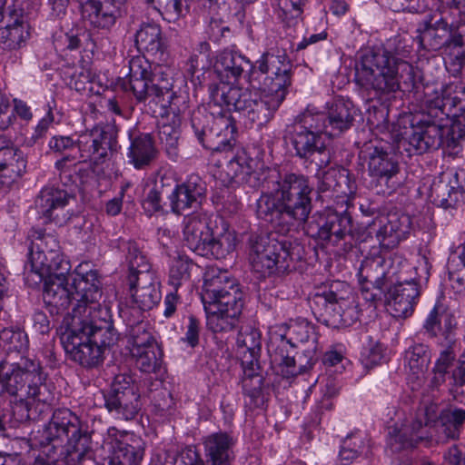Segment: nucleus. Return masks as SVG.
<instances>
[{
    "instance_id": "f257e3e1",
    "label": "nucleus",
    "mask_w": 465,
    "mask_h": 465,
    "mask_svg": "<svg viewBox=\"0 0 465 465\" xmlns=\"http://www.w3.org/2000/svg\"><path fill=\"white\" fill-rule=\"evenodd\" d=\"M411 50V39L407 36L394 37L387 48L366 50L355 64V81L380 95L395 93L401 84L413 87L415 70L405 61Z\"/></svg>"
},
{
    "instance_id": "f03ea898",
    "label": "nucleus",
    "mask_w": 465,
    "mask_h": 465,
    "mask_svg": "<svg viewBox=\"0 0 465 465\" xmlns=\"http://www.w3.org/2000/svg\"><path fill=\"white\" fill-rule=\"evenodd\" d=\"M366 272L367 281L374 280L380 284L381 278L396 283L387 293L388 310L394 317H408L413 312L420 296V283L428 281L430 268L428 260L421 257L417 266H411L398 254L384 258L367 259L361 266V275Z\"/></svg>"
},
{
    "instance_id": "7ed1b4c3",
    "label": "nucleus",
    "mask_w": 465,
    "mask_h": 465,
    "mask_svg": "<svg viewBox=\"0 0 465 465\" xmlns=\"http://www.w3.org/2000/svg\"><path fill=\"white\" fill-rule=\"evenodd\" d=\"M313 188L307 176L288 173L280 175L271 193H263L256 202L259 219L288 232L295 222L304 223L312 209Z\"/></svg>"
},
{
    "instance_id": "20e7f679",
    "label": "nucleus",
    "mask_w": 465,
    "mask_h": 465,
    "mask_svg": "<svg viewBox=\"0 0 465 465\" xmlns=\"http://www.w3.org/2000/svg\"><path fill=\"white\" fill-rule=\"evenodd\" d=\"M45 378L38 361L21 358L17 362L0 361L1 391L19 397L14 413H18L21 420L35 419V414L50 410L54 397Z\"/></svg>"
},
{
    "instance_id": "39448f33",
    "label": "nucleus",
    "mask_w": 465,
    "mask_h": 465,
    "mask_svg": "<svg viewBox=\"0 0 465 465\" xmlns=\"http://www.w3.org/2000/svg\"><path fill=\"white\" fill-rule=\"evenodd\" d=\"M149 68L144 57L132 58L128 78L122 80V88L132 91L136 100L143 102L153 115L166 114V107L173 103L185 104L184 97L176 95L173 91V70L163 65H156L153 72Z\"/></svg>"
},
{
    "instance_id": "423d86ee",
    "label": "nucleus",
    "mask_w": 465,
    "mask_h": 465,
    "mask_svg": "<svg viewBox=\"0 0 465 465\" xmlns=\"http://www.w3.org/2000/svg\"><path fill=\"white\" fill-rule=\"evenodd\" d=\"M415 39L428 52L460 61L465 47V23H454L450 15V4H441L430 11L418 25Z\"/></svg>"
},
{
    "instance_id": "0eeeda50",
    "label": "nucleus",
    "mask_w": 465,
    "mask_h": 465,
    "mask_svg": "<svg viewBox=\"0 0 465 465\" xmlns=\"http://www.w3.org/2000/svg\"><path fill=\"white\" fill-rule=\"evenodd\" d=\"M214 104L242 114L257 126L266 125L285 99L267 92L252 94L247 89L221 83L210 87Z\"/></svg>"
},
{
    "instance_id": "6e6552de",
    "label": "nucleus",
    "mask_w": 465,
    "mask_h": 465,
    "mask_svg": "<svg viewBox=\"0 0 465 465\" xmlns=\"http://www.w3.org/2000/svg\"><path fill=\"white\" fill-rule=\"evenodd\" d=\"M249 245L251 265L263 275L290 270L291 262L301 261L304 252L297 242L276 239L268 233H252Z\"/></svg>"
},
{
    "instance_id": "1a4fd4ad",
    "label": "nucleus",
    "mask_w": 465,
    "mask_h": 465,
    "mask_svg": "<svg viewBox=\"0 0 465 465\" xmlns=\"http://www.w3.org/2000/svg\"><path fill=\"white\" fill-rule=\"evenodd\" d=\"M254 89L285 99L292 83V64L285 50L272 47L255 61L249 74Z\"/></svg>"
},
{
    "instance_id": "9d476101",
    "label": "nucleus",
    "mask_w": 465,
    "mask_h": 465,
    "mask_svg": "<svg viewBox=\"0 0 465 465\" xmlns=\"http://www.w3.org/2000/svg\"><path fill=\"white\" fill-rule=\"evenodd\" d=\"M74 272L72 298L75 303L64 318L104 322L109 318V311L100 303L102 283L97 270L92 269L89 262H83L75 268Z\"/></svg>"
},
{
    "instance_id": "9b49d317",
    "label": "nucleus",
    "mask_w": 465,
    "mask_h": 465,
    "mask_svg": "<svg viewBox=\"0 0 465 465\" xmlns=\"http://www.w3.org/2000/svg\"><path fill=\"white\" fill-rule=\"evenodd\" d=\"M97 322L79 318L63 320L64 331L61 341L64 348L73 361L85 368L96 367L104 361V351L92 337L95 330L101 329Z\"/></svg>"
},
{
    "instance_id": "f8f14e48",
    "label": "nucleus",
    "mask_w": 465,
    "mask_h": 465,
    "mask_svg": "<svg viewBox=\"0 0 465 465\" xmlns=\"http://www.w3.org/2000/svg\"><path fill=\"white\" fill-rule=\"evenodd\" d=\"M360 158L367 164L371 186L378 194L391 195L400 187V166L388 143L379 139L366 142Z\"/></svg>"
},
{
    "instance_id": "ddd939ff",
    "label": "nucleus",
    "mask_w": 465,
    "mask_h": 465,
    "mask_svg": "<svg viewBox=\"0 0 465 465\" xmlns=\"http://www.w3.org/2000/svg\"><path fill=\"white\" fill-rule=\"evenodd\" d=\"M349 293V285L343 282H333L317 292L312 298V309L319 321L332 328L352 325L359 313Z\"/></svg>"
},
{
    "instance_id": "4468645a",
    "label": "nucleus",
    "mask_w": 465,
    "mask_h": 465,
    "mask_svg": "<svg viewBox=\"0 0 465 465\" xmlns=\"http://www.w3.org/2000/svg\"><path fill=\"white\" fill-rule=\"evenodd\" d=\"M44 437L54 448L67 440V457L81 461L90 449V436L83 431L76 415L68 409L56 410L44 430Z\"/></svg>"
},
{
    "instance_id": "2eb2a0df",
    "label": "nucleus",
    "mask_w": 465,
    "mask_h": 465,
    "mask_svg": "<svg viewBox=\"0 0 465 465\" xmlns=\"http://www.w3.org/2000/svg\"><path fill=\"white\" fill-rule=\"evenodd\" d=\"M220 112L215 115L194 112L192 116V128L199 143L206 149L215 152L232 148L235 141L236 126L230 111Z\"/></svg>"
},
{
    "instance_id": "dca6fc26",
    "label": "nucleus",
    "mask_w": 465,
    "mask_h": 465,
    "mask_svg": "<svg viewBox=\"0 0 465 465\" xmlns=\"http://www.w3.org/2000/svg\"><path fill=\"white\" fill-rule=\"evenodd\" d=\"M447 103L444 97H440L438 91L427 95L424 101V113L430 118H434L435 124L440 128V146L446 147L450 153H458L460 148V141L465 138V112H457L445 114Z\"/></svg>"
},
{
    "instance_id": "f3484780",
    "label": "nucleus",
    "mask_w": 465,
    "mask_h": 465,
    "mask_svg": "<svg viewBox=\"0 0 465 465\" xmlns=\"http://www.w3.org/2000/svg\"><path fill=\"white\" fill-rule=\"evenodd\" d=\"M267 348L277 374L286 379L307 371L316 361L315 346L291 356L290 350H287V341L275 336L272 343L267 344Z\"/></svg>"
},
{
    "instance_id": "a211bd4d",
    "label": "nucleus",
    "mask_w": 465,
    "mask_h": 465,
    "mask_svg": "<svg viewBox=\"0 0 465 465\" xmlns=\"http://www.w3.org/2000/svg\"><path fill=\"white\" fill-rule=\"evenodd\" d=\"M427 118L421 120L418 126L406 129L398 139L397 146L401 153L408 156L421 154L429 150L440 147L441 131L439 124H435L434 118L426 114Z\"/></svg>"
},
{
    "instance_id": "6ab92c4d",
    "label": "nucleus",
    "mask_w": 465,
    "mask_h": 465,
    "mask_svg": "<svg viewBox=\"0 0 465 465\" xmlns=\"http://www.w3.org/2000/svg\"><path fill=\"white\" fill-rule=\"evenodd\" d=\"M329 133L325 112L307 108L286 125L283 137L288 143H297L322 140V134L329 136Z\"/></svg>"
},
{
    "instance_id": "aec40b11",
    "label": "nucleus",
    "mask_w": 465,
    "mask_h": 465,
    "mask_svg": "<svg viewBox=\"0 0 465 465\" xmlns=\"http://www.w3.org/2000/svg\"><path fill=\"white\" fill-rule=\"evenodd\" d=\"M116 131L113 126L97 125L90 132L82 134L76 144L79 158H90L95 163L104 162L116 150Z\"/></svg>"
},
{
    "instance_id": "412c9836",
    "label": "nucleus",
    "mask_w": 465,
    "mask_h": 465,
    "mask_svg": "<svg viewBox=\"0 0 465 465\" xmlns=\"http://www.w3.org/2000/svg\"><path fill=\"white\" fill-rule=\"evenodd\" d=\"M104 399L105 408L118 419L132 420L141 409L136 387L124 380L122 382L119 378H116L110 390L104 394Z\"/></svg>"
},
{
    "instance_id": "4be33fe9",
    "label": "nucleus",
    "mask_w": 465,
    "mask_h": 465,
    "mask_svg": "<svg viewBox=\"0 0 465 465\" xmlns=\"http://www.w3.org/2000/svg\"><path fill=\"white\" fill-rule=\"evenodd\" d=\"M108 444L111 448V455L108 457V465H141L144 455V442L142 439L132 434H120L111 429L108 431Z\"/></svg>"
},
{
    "instance_id": "5701e85b",
    "label": "nucleus",
    "mask_w": 465,
    "mask_h": 465,
    "mask_svg": "<svg viewBox=\"0 0 465 465\" xmlns=\"http://www.w3.org/2000/svg\"><path fill=\"white\" fill-rule=\"evenodd\" d=\"M186 104H173L166 107V114L163 115H153L160 118L158 121V137L165 153L172 160L178 156V145L181 136V114L186 109Z\"/></svg>"
},
{
    "instance_id": "b1692460",
    "label": "nucleus",
    "mask_w": 465,
    "mask_h": 465,
    "mask_svg": "<svg viewBox=\"0 0 465 465\" xmlns=\"http://www.w3.org/2000/svg\"><path fill=\"white\" fill-rule=\"evenodd\" d=\"M126 0H86L81 5L82 16L95 28L110 29L121 16Z\"/></svg>"
},
{
    "instance_id": "393cba45",
    "label": "nucleus",
    "mask_w": 465,
    "mask_h": 465,
    "mask_svg": "<svg viewBox=\"0 0 465 465\" xmlns=\"http://www.w3.org/2000/svg\"><path fill=\"white\" fill-rule=\"evenodd\" d=\"M0 26V46L4 50H18L30 38V25L22 10L8 7L6 20Z\"/></svg>"
},
{
    "instance_id": "a878e982",
    "label": "nucleus",
    "mask_w": 465,
    "mask_h": 465,
    "mask_svg": "<svg viewBox=\"0 0 465 465\" xmlns=\"http://www.w3.org/2000/svg\"><path fill=\"white\" fill-rule=\"evenodd\" d=\"M205 192L204 183L197 175H191L179 185L172 181V191L169 194L172 211L180 214L189 208H197L204 198Z\"/></svg>"
},
{
    "instance_id": "bb28decb",
    "label": "nucleus",
    "mask_w": 465,
    "mask_h": 465,
    "mask_svg": "<svg viewBox=\"0 0 465 465\" xmlns=\"http://www.w3.org/2000/svg\"><path fill=\"white\" fill-rule=\"evenodd\" d=\"M431 438L432 432L423 427L420 419L396 423L389 431V444L393 451L414 448L418 443L428 442Z\"/></svg>"
},
{
    "instance_id": "cd10ccee",
    "label": "nucleus",
    "mask_w": 465,
    "mask_h": 465,
    "mask_svg": "<svg viewBox=\"0 0 465 465\" xmlns=\"http://www.w3.org/2000/svg\"><path fill=\"white\" fill-rule=\"evenodd\" d=\"M212 230L209 217L204 213H193L184 217L183 222V242L193 252L200 255L204 252V245L211 241Z\"/></svg>"
},
{
    "instance_id": "c85d7f7f",
    "label": "nucleus",
    "mask_w": 465,
    "mask_h": 465,
    "mask_svg": "<svg viewBox=\"0 0 465 465\" xmlns=\"http://www.w3.org/2000/svg\"><path fill=\"white\" fill-rule=\"evenodd\" d=\"M236 440L225 431L211 433L203 440L204 454L211 465H232Z\"/></svg>"
},
{
    "instance_id": "c756f323",
    "label": "nucleus",
    "mask_w": 465,
    "mask_h": 465,
    "mask_svg": "<svg viewBox=\"0 0 465 465\" xmlns=\"http://www.w3.org/2000/svg\"><path fill=\"white\" fill-rule=\"evenodd\" d=\"M457 321L451 312L436 305L426 319L423 328L432 337L441 336L447 343H454Z\"/></svg>"
},
{
    "instance_id": "7c9ffc66",
    "label": "nucleus",
    "mask_w": 465,
    "mask_h": 465,
    "mask_svg": "<svg viewBox=\"0 0 465 465\" xmlns=\"http://www.w3.org/2000/svg\"><path fill=\"white\" fill-rule=\"evenodd\" d=\"M28 267L30 272L36 277L35 282H41L45 275L62 276L70 269L69 262L64 259L60 249L50 253L34 256L33 262H28L25 269L27 270Z\"/></svg>"
},
{
    "instance_id": "2f4dec72",
    "label": "nucleus",
    "mask_w": 465,
    "mask_h": 465,
    "mask_svg": "<svg viewBox=\"0 0 465 465\" xmlns=\"http://www.w3.org/2000/svg\"><path fill=\"white\" fill-rule=\"evenodd\" d=\"M430 361V351L422 343H414L405 351L404 366L409 370V379L413 383L412 390L421 386Z\"/></svg>"
},
{
    "instance_id": "473e14b6",
    "label": "nucleus",
    "mask_w": 465,
    "mask_h": 465,
    "mask_svg": "<svg viewBox=\"0 0 465 465\" xmlns=\"http://www.w3.org/2000/svg\"><path fill=\"white\" fill-rule=\"evenodd\" d=\"M23 153L13 147L0 149V187L8 189L25 171Z\"/></svg>"
},
{
    "instance_id": "72a5a7b5",
    "label": "nucleus",
    "mask_w": 465,
    "mask_h": 465,
    "mask_svg": "<svg viewBox=\"0 0 465 465\" xmlns=\"http://www.w3.org/2000/svg\"><path fill=\"white\" fill-rule=\"evenodd\" d=\"M74 200V194L66 190L45 187L35 201V206L38 213L49 222L58 217L55 213L57 210L63 209Z\"/></svg>"
},
{
    "instance_id": "f704fd0d",
    "label": "nucleus",
    "mask_w": 465,
    "mask_h": 465,
    "mask_svg": "<svg viewBox=\"0 0 465 465\" xmlns=\"http://www.w3.org/2000/svg\"><path fill=\"white\" fill-rule=\"evenodd\" d=\"M157 156L158 150L150 134H141L131 140L127 157L135 169L149 167Z\"/></svg>"
},
{
    "instance_id": "c9c22d12",
    "label": "nucleus",
    "mask_w": 465,
    "mask_h": 465,
    "mask_svg": "<svg viewBox=\"0 0 465 465\" xmlns=\"http://www.w3.org/2000/svg\"><path fill=\"white\" fill-rule=\"evenodd\" d=\"M457 173L452 180L441 178L434 182L430 187V198L433 204L443 209L454 208L463 199V189L457 185Z\"/></svg>"
},
{
    "instance_id": "e433bc0d",
    "label": "nucleus",
    "mask_w": 465,
    "mask_h": 465,
    "mask_svg": "<svg viewBox=\"0 0 465 465\" xmlns=\"http://www.w3.org/2000/svg\"><path fill=\"white\" fill-rule=\"evenodd\" d=\"M354 107L350 101L335 99L327 109V126L329 136H334L348 130L353 123Z\"/></svg>"
},
{
    "instance_id": "4c0bfd02",
    "label": "nucleus",
    "mask_w": 465,
    "mask_h": 465,
    "mask_svg": "<svg viewBox=\"0 0 465 465\" xmlns=\"http://www.w3.org/2000/svg\"><path fill=\"white\" fill-rule=\"evenodd\" d=\"M295 151V155L305 163L314 164L317 172L325 169L331 160L330 149L322 140L303 141L297 143H290Z\"/></svg>"
},
{
    "instance_id": "58836bf2",
    "label": "nucleus",
    "mask_w": 465,
    "mask_h": 465,
    "mask_svg": "<svg viewBox=\"0 0 465 465\" xmlns=\"http://www.w3.org/2000/svg\"><path fill=\"white\" fill-rule=\"evenodd\" d=\"M238 353L242 368L260 366L258 358L261 351V335L258 330L247 327L237 335Z\"/></svg>"
},
{
    "instance_id": "ea45409f",
    "label": "nucleus",
    "mask_w": 465,
    "mask_h": 465,
    "mask_svg": "<svg viewBox=\"0 0 465 465\" xmlns=\"http://www.w3.org/2000/svg\"><path fill=\"white\" fill-rule=\"evenodd\" d=\"M313 334L312 327L305 321L291 322L289 324L278 327L270 332L268 344H271L275 336L287 341V350L297 347L299 343L309 341Z\"/></svg>"
},
{
    "instance_id": "a19ab883",
    "label": "nucleus",
    "mask_w": 465,
    "mask_h": 465,
    "mask_svg": "<svg viewBox=\"0 0 465 465\" xmlns=\"http://www.w3.org/2000/svg\"><path fill=\"white\" fill-rule=\"evenodd\" d=\"M253 64L241 54L232 51L223 50L217 56L215 63L216 71L225 75L229 80H237L243 72L246 70H252Z\"/></svg>"
},
{
    "instance_id": "79ce46f5",
    "label": "nucleus",
    "mask_w": 465,
    "mask_h": 465,
    "mask_svg": "<svg viewBox=\"0 0 465 465\" xmlns=\"http://www.w3.org/2000/svg\"><path fill=\"white\" fill-rule=\"evenodd\" d=\"M135 43L139 50L151 56H162L165 49L161 27L156 24L142 25L135 34Z\"/></svg>"
},
{
    "instance_id": "37998d69",
    "label": "nucleus",
    "mask_w": 465,
    "mask_h": 465,
    "mask_svg": "<svg viewBox=\"0 0 465 465\" xmlns=\"http://www.w3.org/2000/svg\"><path fill=\"white\" fill-rule=\"evenodd\" d=\"M172 191V180L161 176L147 185V192L143 201V210L149 214L163 211L164 204L163 199L169 200V194Z\"/></svg>"
},
{
    "instance_id": "c03bdc74",
    "label": "nucleus",
    "mask_w": 465,
    "mask_h": 465,
    "mask_svg": "<svg viewBox=\"0 0 465 465\" xmlns=\"http://www.w3.org/2000/svg\"><path fill=\"white\" fill-rule=\"evenodd\" d=\"M231 285L239 287L235 279L225 271L211 270L206 272L202 294L203 302H213L217 296L231 290Z\"/></svg>"
},
{
    "instance_id": "a18cd8bd",
    "label": "nucleus",
    "mask_w": 465,
    "mask_h": 465,
    "mask_svg": "<svg viewBox=\"0 0 465 465\" xmlns=\"http://www.w3.org/2000/svg\"><path fill=\"white\" fill-rule=\"evenodd\" d=\"M259 165L257 159L251 157L246 151L242 150L228 163V169L233 173L238 182L257 185L256 169Z\"/></svg>"
},
{
    "instance_id": "49530a36",
    "label": "nucleus",
    "mask_w": 465,
    "mask_h": 465,
    "mask_svg": "<svg viewBox=\"0 0 465 465\" xmlns=\"http://www.w3.org/2000/svg\"><path fill=\"white\" fill-rule=\"evenodd\" d=\"M73 291H69L62 282H51L46 283L44 292V301L50 312L55 311L56 314L63 313L71 305L72 308L75 301L72 298Z\"/></svg>"
},
{
    "instance_id": "de8ad7c7",
    "label": "nucleus",
    "mask_w": 465,
    "mask_h": 465,
    "mask_svg": "<svg viewBox=\"0 0 465 465\" xmlns=\"http://www.w3.org/2000/svg\"><path fill=\"white\" fill-rule=\"evenodd\" d=\"M126 249V262L130 271L129 282L132 288H134L140 276L152 279V275H150L151 264L136 242H129Z\"/></svg>"
},
{
    "instance_id": "09e8293b",
    "label": "nucleus",
    "mask_w": 465,
    "mask_h": 465,
    "mask_svg": "<svg viewBox=\"0 0 465 465\" xmlns=\"http://www.w3.org/2000/svg\"><path fill=\"white\" fill-rule=\"evenodd\" d=\"M244 377L242 379V390L249 399L246 401L251 407L258 408L263 405L264 400L262 392L263 378L259 373L260 366L242 368Z\"/></svg>"
},
{
    "instance_id": "8fccbe9b",
    "label": "nucleus",
    "mask_w": 465,
    "mask_h": 465,
    "mask_svg": "<svg viewBox=\"0 0 465 465\" xmlns=\"http://www.w3.org/2000/svg\"><path fill=\"white\" fill-rule=\"evenodd\" d=\"M207 319V326L213 332H227L237 327L240 313L229 312L213 307H204Z\"/></svg>"
},
{
    "instance_id": "3c124183",
    "label": "nucleus",
    "mask_w": 465,
    "mask_h": 465,
    "mask_svg": "<svg viewBox=\"0 0 465 465\" xmlns=\"http://www.w3.org/2000/svg\"><path fill=\"white\" fill-rule=\"evenodd\" d=\"M193 268V261L186 255H178L172 260L169 268L168 283L173 287L175 292H177L179 287L191 282Z\"/></svg>"
},
{
    "instance_id": "603ef678",
    "label": "nucleus",
    "mask_w": 465,
    "mask_h": 465,
    "mask_svg": "<svg viewBox=\"0 0 465 465\" xmlns=\"http://www.w3.org/2000/svg\"><path fill=\"white\" fill-rule=\"evenodd\" d=\"M465 422V410L456 406L442 409L440 414V423L447 438L458 439Z\"/></svg>"
},
{
    "instance_id": "864d4df0",
    "label": "nucleus",
    "mask_w": 465,
    "mask_h": 465,
    "mask_svg": "<svg viewBox=\"0 0 465 465\" xmlns=\"http://www.w3.org/2000/svg\"><path fill=\"white\" fill-rule=\"evenodd\" d=\"M366 449V439L361 433L348 435L341 442L339 451V461L341 465H349Z\"/></svg>"
},
{
    "instance_id": "5fc2aeb1",
    "label": "nucleus",
    "mask_w": 465,
    "mask_h": 465,
    "mask_svg": "<svg viewBox=\"0 0 465 465\" xmlns=\"http://www.w3.org/2000/svg\"><path fill=\"white\" fill-rule=\"evenodd\" d=\"M204 307H213L242 314L243 308V293L239 287L231 285V290L217 296L213 302H203Z\"/></svg>"
},
{
    "instance_id": "6e6d98bb",
    "label": "nucleus",
    "mask_w": 465,
    "mask_h": 465,
    "mask_svg": "<svg viewBox=\"0 0 465 465\" xmlns=\"http://www.w3.org/2000/svg\"><path fill=\"white\" fill-rule=\"evenodd\" d=\"M234 248L235 238L230 232L221 234L218 238H214L212 232L211 241H207L204 250H203L204 252H201L200 256L223 259L232 252Z\"/></svg>"
},
{
    "instance_id": "4d7b16f0",
    "label": "nucleus",
    "mask_w": 465,
    "mask_h": 465,
    "mask_svg": "<svg viewBox=\"0 0 465 465\" xmlns=\"http://www.w3.org/2000/svg\"><path fill=\"white\" fill-rule=\"evenodd\" d=\"M189 0H146L164 19L174 22L185 15L189 10Z\"/></svg>"
},
{
    "instance_id": "13d9d810",
    "label": "nucleus",
    "mask_w": 465,
    "mask_h": 465,
    "mask_svg": "<svg viewBox=\"0 0 465 465\" xmlns=\"http://www.w3.org/2000/svg\"><path fill=\"white\" fill-rule=\"evenodd\" d=\"M131 355L135 359L136 367L143 372H157L162 366V352L158 346L147 347L145 350L134 351Z\"/></svg>"
},
{
    "instance_id": "bf43d9fd",
    "label": "nucleus",
    "mask_w": 465,
    "mask_h": 465,
    "mask_svg": "<svg viewBox=\"0 0 465 465\" xmlns=\"http://www.w3.org/2000/svg\"><path fill=\"white\" fill-rule=\"evenodd\" d=\"M334 212H325L314 214L312 219L305 222V230L308 235L327 242L330 239V232Z\"/></svg>"
},
{
    "instance_id": "052dcab7",
    "label": "nucleus",
    "mask_w": 465,
    "mask_h": 465,
    "mask_svg": "<svg viewBox=\"0 0 465 465\" xmlns=\"http://www.w3.org/2000/svg\"><path fill=\"white\" fill-rule=\"evenodd\" d=\"M440 400L434 394L424 395L415 419H420L423 427L430 430L433 425L440 423Z\"/></svg>"
},
{
    "instance_id": "680f3d73",
    "label": "nucleus",
    "mask_w": 465,
    "mask_h": 465,
    "mask_svg": "<svg viewBox=\"0 0 465 465\" xmlns=\"http://www.w3.org/2000/svg\"><path fill=\"white\" fill-rule=\"evenodd\" d=\"M137 285L138 282L134 288L131 287L133 302L142 311L153 309L161 299L160 291L152 282L142 287Z\"/></svg>"
},
{
    "instance_id": "e2e57ef3",
    "label": "nucleus",
    "mask_w": 465,
    "mask_h": 465,
    "mask_svg": "<svg viewBox=\"0 0 465 465\" xmlns=\"http://www.w3.org/2000/svg\"><path fill=\"white\" fill-rule=\"evenodd\" d=\"M28 347L26 333L20 329L4 328L0 331V349L6 353L22 352Z\"/></svg>"
},
{
    "instance_id": "0e129e2a",
    "label": "nucleus",
    "mask_w": 465,
    "mask_h": 465,
    "mask_svg": "<svg viewBox=\"0 0 465 465\" xmlns=\"http://www.w3.org/2000/svg\"><path fill=\"white\" fill-rule=\"evenodd\" d=\"M129 344L131 345L130 352L134 353V351H142L147 347L157 346L152 334L146 330V325L143 322H138L131 327L129 331Z\"/></svg>"
},
{
    "instance_id": "69168bd1",
    "label": "nucleus",
    "mask_w": 465,
    "mask_h": 465,
    "mask_svg": "<svg viewBox=\"0 0 465 465\" xmlns=\"http://www.w3.org/2000/svg\"><path fill=\"white\" fill-rule=\"evenodd\" d=\"M33 240L29 247V262H33L34 256L38 254L50 253L60 249L59 242L52 234L36 233L33 235Z\"/></svg>"
},
{
    "instance_id": "338daca9",
    "label": "nucleus",
    "mask_w": 465,
    "mask_h": 465,
    "mask_svg": "<svg viewBox=\"0 0 465 465\" xmlns=\"http://www.w3.org/2000/svg\"><path fill=\"white\" fill-rule=\"evenodd\" d=\"M351 230V219L347 213H338L334 212L332 214V223L330 232V239L327 242L332 244L338 242L345 238Z\"/></svg>"
},
{
    "instance_id": "774afa93",
    "label": "nucleus",
    "mask_w": 465,
    "mask_h": 465,
    "mask_svg": "<svg viewBox=\"0 0 465 465\" xmlns=\"http://www.w3.org/2000/svg\"><path fill=\"white\" fill-rule=\"evenodd\" d=\"M439 94L440 97H444L447 103L445 114L451 113L457 114V112L453 110L454 107L459 108L460 112H465V87L455 92L454 95H451L450 87L442 88Z\"/></svg>"
}]
</instances>
